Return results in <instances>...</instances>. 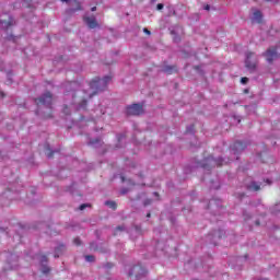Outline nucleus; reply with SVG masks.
Masks as SVG:
<instances>
[{
    "mask_svg": "<svg viewBox=\"0 0 280 280\" xmlns=\"http://www.w3.org/2000/svg\"><path fill=\"white\" fill-rule=\"evenodd\" d=\"M110 77H105L104 79L96 77L90 82V89L92 90L91 94L82 96V91H77L75 93H73L72 97L74 104H78V110L86 108V100H91L94 95H97V93H102V91L106 89Z\"/></svg>",
    "mask_w": 280,
    "mask_h": 280,
    "instance_id": "nucleus-1",
    "label": "nucleus"
},
{
    "mask_svg": "<svg viewBox=\"0 0 280 280\" xmlns=\"http://www.w3.org/2000/svg\"><path fill=\"white\" fill-rule=\"evenodd\" d=\"M147 275L148 270H145L141 265L133 266L129 272V277H136V280H141Z\"/></svg>",
    "mask_w": 280,
    "mask_h": 280,
    "instance_id": "nucleus-2",
    "label": "nucleus"
},
{
    "mask_svg": "<svg viewBox=\"0 0 280 280\" xmlns=\"http://www.w3.org/2000/svg\"><path fill=\"white\" fill-rule=\"evenodd\" d=\"M212 163H214L217 167H222L224 165V160H222V158L215 160L213 156H209L205 160V163L200 164V167L203 170H209V166L212 165Z\"/></svg>",
    "mask_w": 280,
    "mask_h": 280,
    "instance_id": "nucleus-3",
    "label": "nucleus"
},
{
    "mask_svg": "<svg viewBox=\"0 0 280 280\" xmlns=\"http://www.w3.org/2000/svg\"><path fill=\"white\" fill-rule=\"evenodd\" d=\"M126 115L128 116H139L143 115V105L132 104L126 107Z\"/></svg>",
    "mask_w": 280,
    "mask_h": 280,
    "instance_id": "nucleus-4",
    "label": "nucleus"
},
{
    "mask_svg": "<svg viewBox=\"0 0 280 280\" xmlns=\"http://www.w3.org/2000/svg\"><path fill=\"white\" fill-rule=\"evenodd\" d=\"M52 100L54 96L51 95V92H46L39 98H35V103L37 106H51Z\"/></svg>",
    "mask_w": 280,
    "mask_h": 280,
    "instance_id": "nucleus-5",
    "label": "nucleus"
},
{
    "mask_svg": "<svg viewBox=\"0 0 280 280\" xmlns=\"http://www.w3.org/2000/svg\"><path fill=\"white\" fill-rule=\"evenodd\" d=\"M39 264L42 265V272L43 275H49V272H51V269L45 265L47 264V261H49V258H47L46 255L39 254L37 255Z\"/></svg>",
    "mask_w": 280,
    "mask_h": 280,
    "instance_id": "nucleus-6",
    "label": "nucleus"
},
{
    "mask_svg": "<svg viewBox=\"0 0 280 280\" xmlns=\"http://www.w3.org/2000/svg\"><path fill=\"white\" fill-rule=\"evenodd\" d=\"M83 21L90 30H95V27H100V24L97 23L95 16H84Z\"/></svg>",
    "mask_w": 280,
    "mask_h": 280,
    "instance_id": "nucleus-7",
    "label": "nucleus"
},
{
    "mask_svg": "<svg viewBox=\"0 0 280 280\" xmlns=\"http://www.w3.org/2000/svg\"><path fill=\"white\" fill-rule=\"evenodd\" d=\"M264 56L267 62H273L275 58H277V47H270L269 49H267Z\"/></svg>",
    "mask_w": 280,
    "mask_h": 280,
    "instance_id": "nucleus-8",
    "label": "nucleus"
},
{
    "mask_svg": "<svg viewBox=\"0 0 280 280\" xmlns=\"http://www.w3.org/2000/svg\"><path fill=\"white\" fill-rule=\"evenodd\" d=\"M253 56H255V52H253V51H249L246 54L245 67L250 70H253L257 67V63H255V61L250 60L253 58Z\"/></svg>",
    "mask_w": 280,
    "mask_h": 280,
    "instance_id": "nucleus-9",
    "label": "nucleus"
},
{
    "mask_svg": "<svg viewBox=\"0 0 280 280\" xmlns=\"http://www.w3.org/2000/svg\"><path fill=\"white\" fill-rule=\"evenodd\" d=\"M232 150L234 154H238V152H244V150H246V143L242 141H236L233 143Z\"/></svg>",
    "mask_w": 280,
    "mask_h": 280,
    "instance_id": "nucleus-10",
    "label": "nucleus"
},
{
    "mask_svg": "<svg viewBox=\"0 0 280 280\" xmlns=\"http://www.w3.org/2000/svg\"><path fill=\"white\" fill-rule=\"evenodd\" d=\"M252 21L253 23L261 24L264 22V14H261V11H254Z\"/></svg>",
    "mask_w": 280,
    "mask_h": 280,
    "instance_id": "nucleus-11",
    "label": "nucleus"
},
{
    "mask_svg": "<svg viewBox=\"0 0 280 280\" xmlns=\"http://www.w3.org/2000/svg\"><path fill=\"white\" fill-rule=\"evenodd\" d=\"M162 71L164 73H167L168 75H172V73H176L178 69L176 68V66H164Z\"/></svg>",
    "mask_w": 280,
    "mask_h": 280,
    "instance_id": "nucleus-12",
    "label": "nucleus"
},
{
    "mask_svg": "<svg viewBox=\"0 0 280 280\" xmlns=\"http://www.w3.org/2000/svg\"><path fill=\"white\" fill-rule=\"evenodd\" d=\"M0 24L8 30V27H12V25H14V20L12 18H9V21L0 20Z\"/></svg>",
    "mask_w": 280,
    "mask_h": 280,
    "instance_id": "nucleus-13",
    "label": "nucleus"
},
{
    "mask_svg": "<svg viewBox=\"0 0 280 280\" xmlns=\"http://www.w3.org/2000/svg\"><path fill=\"white\" fill-rule=\"evenodd\" d=\"M62 253H65V245H60L59 247H57L55 249V258L60 257V255H62Z\"/></svg>",
    "mask_w": 280,
    "mask_h": 280,
    "instance_id": "nucleus-14",
    "label": "nucleus"
},
{
    "mask_svg": "<svg viewBox=\"0 0 280 280\" xmlns=\"http://www.w3.org/2000/svg\"><path fill=\"white\" fill-rule=\"evenodd\" d=\"M80 86L79 82L72 81L67 85V89L70 91H75Z\"/></svg>",
    "mask_w": 280,
    "mask_h": 280,
    "instance_id": "nucleus-15",
    "label": "nucleus"
},
{
    "mask_svg": "<svg viewBox=\"0 0 280 280\" xmlns=\"http://www.w3.org/2000/svg\"><path fill=\"white\" fill-rule=\"evenodd\" d=\"M106 207H109V209H113V211L117 210V202L115 201H105Z\"/></svg>",
    "mask_w": 280,
    "mask_h": 280,
    "instance_id": "nucleus-16",
    "label": "nucleus"
},
{
    "mask_svg": "<svg viewBox=\"0 0 280 280\" xmlns=\"http://www.w3.org/2000/svg\"><path fill=\"white\" fill-rule=\"evenodd\" d=\"M248 189H252L253 191H259V189H261V187L259 185H257V183L253 182L249 186Z\"/></svg>",
    "mask_w": 280,
    "mask_h": 280,
    "instance_id": "nucleus-17",
    "label": "nucleus"
},
{
    "mask_svg": "<svg viewBox=\"0 0 280 280\" xmlns=\"http://www.w3.org/2000/svg\"><path fill=\"white\" fill-rule=\"evenodd\" d=\"M73 244L75 246H82V241L80 240V237H77V238L73 240Z\"/></svg>",
    "mask_w": 280,
    "mask_h": 280,
    "instance_id": "nucleus-18",
    "label": "nucleus"
},
{
    "mask_svg": "<svg viewBox=\"0 0 280 280\" xmlns=\"http://www.w3.org/2000/svg\"><path fill=\"white\" fill-rule=\"evenodd\" d=\"M86 261H95V256L93 255H86L85 256Z\"/></svg>",
    "mask_w": 280,
    "mask_h": 280,
    "instance_id": "nucleus-19",
    "label": "nucleus"
},
{
    "mask_svg": "<svg viewBox=\"0 0 280 280\" xmlns=\"http://www.w3.org/2000/svg\"><path fill=\"white\" fill-rule=\"evenodd\" d=\"M86 207H91V205H89V203H82V205L79 207V209H80V211H84V210L86 209Z\"/></svg>",
    "mask_w": 280,
    "mask_h": 280,
    "instance_id": "nucleus-20",
    "label": "nucleus"
},
{
    "mask_svg": "<svg viewBox=\"0 0 280 280\" xmlns=\"http://www.w3.org/2000/svg\"><path fill=\"white\" fill-rule=\"evenodd\" d=\"M126 230V228L124 226V225H118L117 228H116V231H115V235H117V231H125Z\"/></svg>",
    "mask_w": 280,
    "mask_h": 280,
    "instance_id": "nucleus-21",
    "label": "nucleus"
},
{
    "mask_svg": "<svg viewBox=\"0 0 280 280\" xmlns=\"http://www.w3.org/2000/svg\"><path fill=\"white\" fill-rule=\"evenodd\" d=\"M241 82H242V84H248V78L243 77V78L241 79Z\"/></svg>",
    "mask_w": 280,
    "mask_h": 280,
    "instance_id": "nucleus-22",
    "label": "nucleus"
},
{
    "mask_svg": "<svg viewBox=\"0 0 280 280\" xmlns=\"http://www.w3.org/2000/svg\"><path fill=\"white\" fill-rule=\"evenodd\" d=\"M196 127L194 125L190 126V128H187L186 132H194Z\"/></svg>",
    "mask_w": 280,
    "mask_h": 280,
    "instance_id": "nucleus-23",
    "label": "nucleus"
},
{
    "mask_svg": "<svg viewBox=\"0 0 280 280\" xmlns=\"http://www.w3.org/2000/svg\"><path fill=\"white\" fill-rule=\"evenodd\" d=\"M148 205H152V199H147L144 201V207H148Z\"/></svg>",
    "mask_w": 280,
    "mask_h": 280,
    "instance_id": "nucleus-24",
    "label": "nucleus"
},
{
    "mask_svg": "<svg viewBox=\"0 0 280 280\" xmlns=\"http://www.w3.org/2000/svg\"><path fill=\"white\" fill-rule=\"evenodd\" d=\"M63 113H65V115H69V107L68 106H65Z\"/></svg>",
    "mask_w": 280,
    "mask_h": 280,
    "instance_id": "nucleus-25",
    "label": "nucleus"
},
{
    "mask_svg": "<svg viewBox=\"0 0 280 280\" xmlns=\"http://www.w3.org/2000/svg\"><path fill=\"white\" fill-rule=\"evenodd\" d=\"M156 8H158V10H163L164 5H163V3H159V4L156 5Z\"/></svg>",
    "mask_w": 280,
    "mask_h": 280,
    "instance_id": "nucleus-26",
    "label": "nucleus"
},
{
    "mask_svg": "<svg viewBox=\"0 0 280 280\" xmlns=\"http://www.w3.org/2000/svg\"><path fill=\"white\" fill-rule=\"evenodd\" d=\"M143 32H144V34H148V36H150V34H152V33L150 32V30H148V28H143Z\"/></svg>",
    "mask_w": 280,
    "mask_h": 280,
    "instance_id": "nucleus-27",
    "label": "nucleus"
},
{
    "mask_svg": "<svg viewBox=\"0 0 280 280\" xmlns=\"http://www.w3.org/2000/svg\"><path fill=\"white\" fill-rule=\"evenodd\" d=\"M77 10H82V5H80V2H77Z\"/></svg>",
    "mask_w": 280,
    "mask_h": 280,
    "instance_id": "nucleus-28",
    "label": "nucleus"
},
{
    "mask_svg": "<svg viewBox=\"0 0 280 280\" xmlns=\"http://www.w3.org/2000/svg\"><path fill=\"white\" fill-rule=\"evenodd\" d=\"M205 10H211V7H210L209 4H207V5L205 7Z\"/></svg>",
    "mask_w": 280,
    "mask_h": 280,
    "instance_id": "nucleus-29",
    "label": "nucleus"
},
{
    "mask_svg": "<svg viewBox=\"0 0 280 280\" xmlns=\"http://www.w3.org/2000/svg\"><path fill=\"white\" fill-rule=\"evenodd\" d=\"M51 156H54V152L48 153V159H51Z\"/></svg>",
    "mask_w": 280,
    "mask_h": 280,
    "instance_id": "nucleus-30",
    "label": "nucleus"
},
{
    "mask_svg": "<svg viewBox=\"0 0 280 280\" xmlns=\"http://www.w3.org/2000/svg\"><path fill=\"white\" fill-rule=\"evenodd\" d=\"M121 194H128V189H122Z\"/></svg>",
    "mask_w": 280,
    "mask_h": 280,
    "instance_id": "nucleus-31",
    "label": "nucleus"
},
{
    "mask_svg": "<svg viewBox=\"0 0 280 280\" xmlns=\"http://www.w3.org/2000/svg\"><path fill=\"white\" fill-rule=\"evenodd\" d=\"M95 10H97V7H93V8L91 9L92 12H95Z\"/></svg>",
    "mask_w": 280,
    "mask_h": 280,
    "instance_id": "nucleus-32",
    "label": "nucleus"
},
{
    "mask_svg": "<svg viewBox=\"0 0 280 280\" xmlns=\"http://www.w3.org/2000/svg\"><path fill=\"white\" fill-rule=\"evenodd\" d=\"M121 180H122V183H125L126 182V177L121 176Z\"/></svg>",
    "mask_w": 280,
    "mask_h": 280,
    "instance_id": "nucleus-33",
    "label": "nucleus"
},
{
    "mask_svg": "<svg viewBox=\"0 0 280 280\" xmlns=\"http://www.w3.org/2000/svg\"><path fill=\"white\" fill-rule=\"evenodd\" d=\"M151 215H152V214L149 212V213L147 214V218H151Z\"/></svg>",
    "mask_w": 280,
    "mask_h": 280,
    "instance_id": "nucleus-34",
    "label": "nucleus"
},
{
    "mask_svg": "<svg viewBox=\"0 0 280 280\" xmlns=\"http://www.w3.org/2000/svg\"><path fill=\"white\" fill-rule=\"evenodd\" d=\"M63 3H68L69 0H61Z\"/></svg>",
    "mask_w": 280,
    "mask_h": 280,
    "instance_id": "nucleus-35",
    "label": "nucleus"
},
{
    "mask_svg": "<svg viewBox=\"0 0 280 280\" xmlns=\"http://www.w3.org/2000/svg\"><path fill=\"white\" fill-rule=\"evenodd\" d=\"M267 184L270 185V179H267Z\"/></svg>",
    "mask_w": 280,
    "mask_h": 280,
    "instance_id": "nucleus-36",
    "label": "nucleus"
},
{
    "mask_svg": "<svg viewBox=\"0 0 280 280\" xmlns=\"http://www.w3.org/2000/svg\"><path fill=\"white\" fill-rule=\"evenodd\" d=\"M256 224L259 225V221H256Z\"/></svg>",
    "mask_w": 280,
    "mask_h": 280,
    "instance_id": "nucleus-37",
    "label": "nucleus"
},
{
    "mask_svg": "<svg viewBox=\"0 0 280 280\" xmlns=\"http://www.w3.org/2000/svg\"><path fill=\"white\" fill-rule=\"evenodd\" d=\"M91 143H95V142L91 141Z\"/></svg>",
    "mask_w": 280,
    "mask_h": 280,
    "instance_id": "nucleus-38",
    "label": "nucleus"
},
{
    "mask_svg": "<svg viewBox=\"0 0 280 280\" xmlns=\"http://www.w3.org/2000/svg\"><path fill=\"white\" fill-rule=\"evenodd\" d=\"M266 1H271V0H266Z\"/></svg>",
    "mask_w": 280,
    "mask_h": 280,
    "instance_id": "nucleus-39",
    "label": "nucleus"
}]
</instances>
